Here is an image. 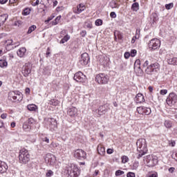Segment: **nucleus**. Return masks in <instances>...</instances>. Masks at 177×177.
I'll use <instances>...</instances> for the list:
<instances>
[{
	"label": "nucleus",
	"mask_w": 177,
	"mask_h": 177,
	"mask_svg": "<svg viewBox=\"0 0 177 177\" xmlns=\"http://www.w3.org/2000/svg\"><path fill=\"white\" fill-rule=\"evenodd\" d=\"M67 113L70 117H77L78 115V109L75 107L69 108Z\"/></svg>",
	"instance_id": "obj_18"
},
{
	"label": "nucleus",
	"mask_w": 177,
	"mask_h": 177,
	"mask_svg": "<svg viewBox=\"0 0 177 177\" xmlns=\"http://www.w3.org/2000/svg\"><path fill=\"white\" fill-rule=\"evenodd\" d=\"M50 146L54 149H57V150H62V145H59L57 142H52Z\"/></svg>",
	"instance_id": "obj_32"
},
{
	"label": "nucleus",
	"mask_w": 177,
	"mask_h": 177,
	"mask_svg": "<svg viewBox=\"0 0 177 177\" xmlns=\"http://www.w3.org/2000/svg\"><path fill=\"white\" fill-rule=\"evenodd\" d=\"M49 104H51L52 106H57V104H59V101L57 100H51L49 101Z\"/></svg>",
	"instance_id": "obj_41"
},
{
	"label": "nucleus",
	"mask_w": 177,
	"mask_h": 177,
	"mask_svg": "<svg viewBox=\"0 0 177 177\" xmlns=\"http://www.w3.org/2000/svg\"><path fill=\"white\" fill-rule=\"evenodd\" d=\"M97 151L100 156H104V154H106V149H104V147H103V145H99L97 146Z\"/></svg>",
	"instance_id": "obj_21"
},
{
	"label": "nucleus",
	"mask_w": 177,
	"mask_h": 177,
	"mask_svg": "<svg viewBox=\"0 0 177 177\" xmlns=\"http://www.w3.org/2000/svg\"><path fill=\"white\" fill-rule=\"evenodd\" d=\"M127 177H135L136 175H135V173L130 171V172L127 173Z\"/></svg>",
	"instance_id": "obj_54"
},
{
	"label": "nucleus",
	"mask_w": 177,
	"mask_h": 177,
	"mask_svg": "<svg viewBox=\"0 0 177 177\" xmlns=\"http://www.w3.org/2000/svg\"><path fill=\"white\" fill-rule=\"evenodd\" d=\"M110 17H112V19H115L117 17V15L114 12H111L110 13Z\"/></svg>",
	"instance_id": "obj_56"
},
{
	"label": "nucleus",
	"mask_w": 177,
	"mask_h": 177,
	"mask_svg": "<svg viewBox=\"0 0 177 177\" xmlns=\"http://www.w3.org/2000/svg\"><path fill=\"white\" fill-rule=\"evenodd\" d=\"M70 39V36L68 35H66L64 38H62L59 42V44H65V42H67Z\"/></svg>",
	"instance_id": "obj_35"
},
{
	"label": "nucleus",
	"mask_w": 177,
	"mask_h": 177,
	"mask_svg": "<svg viewBox=\"0 0 177 177\" xmlns=\"http://www.w3.org/2000/svg\"><path fill=\"white\" fill-rule=\"evenodd\" d=\"M160 95H167L168 93V90L167 89H162L160 91Z\"/></svg>",
	"instance_id": "obj_52"
},
{
	"label": "nucleus",
	"mask_w": 177,
	"mask_h": 177,
	"mask_svg": "<svg viewBox=\"0 0 177 177\" xmlns=\"http://www.w3.org/2000/svg\"><path fill=\"white\" fill-rule=\"evenodd\" d=\"M46 55V57H48V56H49V55H50V48L49 47L47 48Z\"/></svg>",
	"instance_id": "obj_60"
},
{
	"label": "nucleus",
	"mask_w": 177,
	"mask_h": 177,
	"mask_svg": "<svg viewBox=\"0 0 177 177\" xmlns=\"http://www.w3.org/2000/svg\"><path fill=\"white\" fill-rule=\"evenodd\" d=\"M45 161H46L47 162H50V165H53V164L56 162V157L55 156V155L48 153L45 158Z\"/></svg>",
	"instance_id": "obj_15"
},
{
	"label": "nucleus",
	"mask_w": 177,
	"mask_h": 177,
	"mask_svg": "<svg viewBox=\"0 0 177 177\" xmlns=\"http://www.w3.org/2000/svg\"><path fill=\"white\" fill-rule=\"evenodd\" d=\"M165 8L166 9H167V10H169V9H172V8H174V3H171L169 4H166Z\"/></svg>",
	"instance_id": "obj_48"
},
{
	"label": "nucleus",
	"mask_w": 177,
	"mask_h": 177,
	"mask_svg": "<svg viewBox=\"0 0 177 177\" xmlns=\"http://www.w3.org/2000/svg\"><path fill=\"white\" fill-rule=\"evenodd\" d=\"M114 35H115V40L117 41V37L118 38V39H120V41L123 38V36H122V33H121L120 32L118 31V32H115L114 33Z\"/></svg>",
	"instance_id": "obj_29"
},
{
	"label": "nucleus",
	"mask_w": 177,
	"mask_h": 177,
	"mask_svg": "<svg viewBox=\"0 0 177 177\" xmlns=\"http://www.w3.org/2000/svg\"><path fill=\"white\" fill-rule=\"evenodd\" d=\"M175 171V167H170L169 169V172H171V174H172V172H174Z\"/></svg>",
	"instance_id": "obj_62"
},
{
	"label": "nucleus",
	"mask_w": 177,
	"mask_h": 177,
	"mask_svg": "<svg viewBox=\"0 0 177 177\" xmlns=\"http://www.w3.org/2000/svg\"><path fill=\"white\" fill-rule=\"evenodd\" d=\"M47 125H48L50 129H55L57 127V122L55 118H48L47 120Z\"/></svg>",
	"instance_id": "obj_16"
},
{
	"label": "nucleus",
	"mask_w": 177,
	"mask_h": 177,
	"mask_svg": "<svg viewBox=\"0 0 177 177\" xmlns=\"http://www.w3.org/2000/svg\"><path fill=\"white\" fill-rule=\"evenodd\" d=\"M138 156L137 158H140L147 153V143L146 139L140 138L136 142Z\"/></svg>",
	"instance_id": "obj_1"
},
{
	"label": "nucleus",
	"mask_w": 177,
	"mask_h": 177,
	"mask_svg": "<svg viewBox=\"0 0 177 177\" xmlns=\"http://www.w3.org/2000/svg\"><path fill=\"white\" fill-rule=\"evenodd\" d=\"M23 129L26 131V132H28V131H30V124H28L27 122H25L23 124Z\"/></svg>",
	"instance_id": "obj_38"
},
{
	"label": "nucleus",
	"mask_w": 177,
	"mask_h": 177,
	"mask_svg": "<svg viewBox=\"0 0 177 177\" xmlns=\"http://www.w3.org/2000/svg\"><path fill=\"white\" fill-rule=\"evenodd\" d=\"M42 141L46 142V143H49V138L45 137L44 138H42Z\"/></svg>",
	"instance_id": "obj_61"
},
{
	"label": "nucleus",
	"mask_w": 177,
	"mask_h": 177,
	"mask_svg": "<svg viewBox=\"0 0 177 177\" xmlns=\"http://www.w3.org/2000/svg\"><path fill=\"white\" fill-rule=\"evenodd\" d=\"M8 171V165L5 162H0V174H4Z\"/></svg>",
	"instance_id": "obj_20"
},
{
	"label": "nucleus",
	"mask_w": 177,
	"mask_h": 177,
	"mask_svg": "<svg viewBox=\"0 0 177 177\" xmlns=\"http://www.w3.org/2000/svg\"><path fill=\"white\" fill-rule=\"evenodd\" d=\"M35 30H37V26L32 25L29 27L27 34H31V32H32V31H35Z\"/></svg>",
	"instance_id": "obj_37"
},
{
	"label": "nucleus",
	"mask_w": 177,
	"mask_h": 177,
	"mask_svg": "<svg viewBox=\"0 0 177 177\" xmlns=\"http://www.w3.org/2000/svg\"><path fill=\"white\" fill-rule=\"evenodd\" d=\"M129 161V158H128V156H122V164H127V162Z\"/></svg>",
	"instance_id": "obj_43"
},
{
	"label": "nucleus",
	"mask_w": 177,
	"mask_h": 177,
	"mask_svg": "<svg viewBox=\"0 0 177 177\" xmlns=\"http://www.w3.org/2000/svg\"><path fill=\"white\" fill-rule=\"evenodd\" d=\"M137 103H143L145 102V96L142 93H138L136 96Z\"/></svg>",
	"instance_id": "obj_22"
},
{
	"label": "nucleus",
	"mask_w": 177,
	"mask_h": 177,
	"mask_svg": "<svg viewBox=\"0 0 177 177\" xmlns=\"http://www.w3.org/2000/svg\"><path fill=\"white\" fill-rule=\"evenodd\" d=\"M150 114H151V109L144 106L143 115H150Z\"/></svg>",
	"instance_id": "obj_31"
},
{
	"label": "nucleus",
	"mask_w": 177,
	"mask_h": 177,
	"mask_svg": "<svg viewBox=\"0 0 177 177\" xmlns=\"http://www.w3.org/2000/svg\"><path fill=\"white\" fill-rule=\"evenodd\" d=\"M109 80L110 77H109V75L104 73H100L95 77L96 82L101 85H106V84H109Z\"/></svg>",
	"instance_id": "obj_6"
},
{
	"label": "nucleus",
	"mask_w": 177,
	"mask_h": 177,
	"mask_svg": "<svg viewBox=\"0 0 177 177\" xmlns=\"http://www.w3.org/2000/svg\"><path fill=\"white\" fill-rule=\"evenodd\" d=\"M9 0H0V4L1 5H5V3H8V1ZM10 3H13V2H12V0H10Z\"/></svg>",
	"instance_id": "obj_50"
},
{
	"label": "nucleus",
	"mask_w": 177,
	"mask_h": 177,
	"mask_svg": "<svg viewBox=\"0 0 177 177\" xmlns=\"http://www.w3.org/2000/svg\"><path fill=\"white\" fill-rule=\"evenodd\" d=\"M7 117H8V113H3L1 115V118H2V120L6 119Z\"/></svg>",
	"instance_id": "obj_57"
},
{
	"label": "nucleus",
	"mask_w": 177,
	"mask_h": 177,
	"mask_svg": "<svg viewBox=\"0 0 177 177\" xmlns=\"http://www.w3.org/2000/svg\"><path fill=\"white\" fill-rule=\"evenodd\" d=\"M26 48H21L18 50V51L17 52L18 56L19 57H23L25 55H26Z\"/></svg>",
	"instance_id": "obj_23"
},
{
	"label": "nucleus",
	"mask_w": 177,
	"mask_h": 177,
	"mask_svg": "<svg viewBox=\"0 0 177 177\" xmlns=\"http://www.w3.org/2000/svg\"><path fill=\"white\" fill-rule=\"evenodd\" d=\"M140 35V30H136V36L133 37V38L131 39V44L136 42V39H139Z\"/></svg>",
	"instance_id": "obj_24"
},
{
	"label": "nucleus",
	"mask_w": 177,
	"mask_h": 177,
	"mask_svg": "<svg viewBox=\"0 0 177 177\" xmlns=\"http://www.w3.org/2000/svg\"><path fill=\"white\" fill-rule=\"evenodd\" d=\"M138 167H139V162H135L133 165V169H138Z\"/></svg>",
	"instance_id": "obj_53"
},
{
	"label": "nucleus",
	"mask_w": 177,
	"mask_h": 177,
	"mask_svg": "<svg viewBox=\"0 0 177 177\" xmlns=\"http://www.w3.org/2000/svg\"><path fill=\"white\" fill-rule=\"evenodd\" d=\"M143 67H147L145 73L149 75L157 74L160 71V64L157 62L149 65V62L147 60L144 62Z\"/></svg>",
	"instance_id": "obj_2"
},
{
	"label": "nucleus",
	"mask_w": 177,
	"mask_h": 177,
	"mask_svg": "<svg viewBox=\"0 0 177 177\" xmlns=\"http://www.w3.org/2000/svg\"><path fill=\"white\" fill-rule=\"evenodd\" d=\"M8 99L12 102H21L23 100V93L19 91H10L8 93Z\"/></svg>",
	"instance_id": "obj_4"
},
{
	"label": "nucleus",
	"mask_w": 177,
	"mask_h": 177,
	"mask_svg": "<svg viewBox=\"0 0 177 177\" xmlns=\"http://www.w3.org/2000/svg\"><path fill=\"white\" fill-rule=\"evenodd\" d=\"M134 70H140V61L139 59L136 60L134 63Z\"/></svg>",
	"instance_id": "obj_33"
},
{
	"label": "nucleus",
	"mask_w": 177,
	"mask_h": 177,
	"mask_svg": "<svg viewBox=\"0 0 177 177\" xmlns=\"http://www.w3.org/2000/svg\"><path fill=\"white\" fill-rule=\"evenodd\" d=\"M166 59L167 60L168 64L177 66V57H174V54L172 53L167 54Z\"/></svg>",
	"instance_id": "obj_12"
},
{
	"label": "nucleus",
	"mask_w": 177,
	"mask_h": 177,
	"mask_svg": "<svg viewBox=\"0 0 177 177\" xmlns=\"http://www.w3.org/2000/svg\"><path fill=\"white\" fill-rule=\"evenodd\" d=\"M73 79L77 82H85L86 81V76L82 72H77L75 74Z\"/></svg>",
	"instance_id": "obj_11"
},
{
	"label": "nucleus",
	"mask_w": 177,
	"mask_h": 177,
	"mask_svg": "<svg viewBox=\"0 0 177 177\" xmlns=\"http://www.w3.org/2000/svg\"><path fill=\"white\" fill-rule=\"evenodd\" d=\"M85 10V6H84L83 4H80L79 6H77V11L75 12V13H77L78 15L80 13H82V12H84Z\"/></svg>",
	"instance_id": "obj_25"
},
{
	"label": "nucleus",
	"mask_w": 177,
	"mask_h": 177,
	"mask_svg": "<svg viewBox=\"0 0 177 177\" xmlns=\"http://www.w3.org/2000/svg\"><path fill=\"white\" fill-rule=\"evenodd\" d=\"M177 102V95L171 93L169 95L166 100V102L169 106H172V104H175Z\"/></svg>",
	"instance_id": "obj_10"
},
{
	"label": "nucleus",
	"mask_w": 177,
	"mask_h": 177,
	"mask_svg": "<svg viewBox=\"0 0 177 177\" xmlns=\"http://www.w3.org/2000/svg\"><path fill=\"white\" fill-rule=\"evenodd\" d=\"M0 67L1 68H3V67H8V62H6L4 59H1L0 60Z\"/></svg>",
	"instance_id": "obj_36"
},
{
	"label": "nucleus",
	"mask_w": 177,
	"mask_h": 177,
	"mask_svg": "<svg viewBox=\"0 0 177 177\" xmlns=\"http://www.w3.org/2000/svg\"><path fill=\"white\" fill-rule=\"evenodd\" d=\"M30 12H31V10H30V8H25L22 12V15L24 16H28V15H30Z\"/></svg>",
	"instance_id": "obj_39"
},
{
	"label": "nucleus",
	"mask_w": 177,
	"mask_h": 177,
	"mask_svg": "<svg viewBox=\"0 0 177 177\" xmlns=\"http://www.w3.org/2000/svg\"><path fill=\"white\" fill-rule=\"evenodd\" d=\"M8 20V15L3 14L0 15V22L3 24V25L5 24V21Z\"/></svg>",
	"instance_id": "obj_27"
},
{
	"label": "nucleus",
	"mask_w": 177,
	"mask_h": 177,
	"mask_svg": "<svg viewBox=\"0 0 177 177\" xmlns=\"http://www.w3.org/2000/svg\"><path fill=\"white\" fill-rule=\"evenodd\" d=\"M144 161H146L147 167H155L158 163V160L157 157L152 156H147V158L144 159Z\"/></svg>",
	"instance_id": "obj_7"
},
{
	"label": "nucleus",
	"mask_w": 177,
	"mask_h": 177,
	"mask_svg": "<svg viewBox=\"0 0 177 177\" xmlns=\"http://www.w3.org/2000/svg\"><path fill=\"white\" fill-rule=\"evenodd\" d=\"M27 109L30 111H35V110H37V109H38V107L37 106V105H35L34 104H28L27 106Z\"/></svg>",
	"instance_id": "obj_26"
},
{
	"label": "nucleus",
	"mask_w": 177,
	"mask_h": 177,
	"mask_svg": "<svg viewBox=\"0 0 177 177\" xmlns=\"http://www.w3.org/2000/svg\"><path fill=\"white\" fill-rule=\"evenodd\" d=\"M130 56H131V53H124V58L125 59H129Z\"/></svg>",
	"instance_id": "obj_58"
},
{
	"label": "nucleus",
	"mask_w": 177,
	"mask_h": 177,
	"mask_svg": "<svg viewBox=\"0 0 177 177\" xmlns=\"http://www.w3.org/2000/svg\"><path fill=\"white\" fill-rule=\"evenodd\" d=\"M66 174L70 177H77L80 175V171L77 166L73 165L66 168Z\"/></svg>",
	"instance_id": "obj_5"
},
{
	"label": "nucleus",
	"mask_w": 177,
	"mask_h": 177,
	"mask_svg": "<svg viewBox=\"0 0 177 177\" xmlns=\"http://www.w3.org/2000/svg\"><path fill=\"white\" fill-rule=\"evenodd\" d=\"M110 6H111V8H112V9H114V8L118 9V8H120V4H117V3H115V1H112L110 3Z\"/></svg>",
	"instance_id": "obj_34"
},
{
	"label": "nucleus",
	"mask_w": 177,
	"mask_h": 177,
	"mask_svg": "<svg viewBox=\"0 0 177 177\" xmlns=\"http://www.w3.org/2000/svg\"><path fill=\"white\" fill-rule=\"evenodd\" d=\"M37 5H39V0H37L36 2L33 3V6H37Z\"/></svg>",
	"instance_id": "obj_63"
},
{
	"label": "nucleus",
	"mask_w": 177,
	"mask_h": 177,
	"mask_svg": "<svg viewBox=\"0 0 177 177\" xmlns=\"http://www.w3.org/2000/svg\"><path fill=\"white\" fill-rule=\"evenodd\" d=\"M124 171H121V170H117L115 171V176H121V175H124Z\"/></svg>",
	"instance_id": "obj_46"
},
{
	"label": "nucleus",
	"mask_w": 177,
	"mask_h": 177,
	"mask_svg": "<svg viewBox=\"0 0 177 177\" xmlns=\"http://www.w3.org/2000/svg\"><path fill=\"white\" fill-rule=\"evenodd\" d=\"M95 26H102L103 24V21L102 19H97L95 22Z\"/></svg>",
	"instance_id": "obj_45"
},
{
	"label": "nucleus",
	"mask_w": 177,
	"mask_h": 177,
	"mask_svg": "<svg viewBox=\"0 0 177 177\" xmlns=\"http://www.w3.org/2000/svg\"><path fill=\"white\" fill-rule=\"evenodd\" d=\"M61 19H62V16L57 17L55 21H53V26H56L57 24H58Z\"/></svg>",
	"instance_id": "obj_40"
},
{
	"label": "nucleus",
	"mask_w": 177,
	"mask_h": 177,
	"mask_svg": "<svg viewBox=\"0 0 177 177\" xmlns=\"http://www.w3.org/2000/svg\"><path fill=\"white\" fill-rule=\"evenodd\" d=\"M96 113L98 114V115H103V114H106V113H107V109L106 108V106L102 105L99 106L97 110H96Z\"/></svg>",
	"instance_id": "obj_19"
},
{
	"label": "nucleus",
	"mask_w": 177,
	"mask_h": 177,
	"mask_svg": "<svg viewBox=\"0 0 177 177\" xmlns=\"http://www.w3.org/2000/svg\"><path fill=\"white\" fill-rule=\"evenodd\" d=\"M89 60H90L89 55L86 53H84L81 55V58L80 59L79 63H80L82 66H86V64L89 63Z\"/></svg>",
	"instance_id": "obj_13"
},
{
	"label": "nucleus",
	"mask_w": 177,
	"mask_h": 177,
	"mask_svg": "<svg viewBox=\"0 0 177 177\" xmlns=\"http://www.w3.org/2000/svg\"><path fill=\"white\" fill-rule=\"evenodd\" d=\"M53 19H55V15H52L50 17H49L44 21V23H46V24H48V23H49V21H50V20H53Z\"/></svg>",
	"instance_id": "obj_47"
},
{
	"label": "nucleus",
	"mask_w": 177,
	"mask_h": 177,
	"mask_svg": "<svg viewBox=\"0 0 177 177\" xmlns=\"http://www.w3.org/2000/svg\"><path fill=\"white\" fill-rule=\"evenodd\" d=\"M148 46L151 50H156V49H158L161 46V41L156 38L152 39L149 41Z\"/></svg>",
	"instance_id": "obj_8"
},
{
	"label": "nucleus",
	"mask_w": 177,
	"mask_h": 177,
	"mask_svg": "<svg viewBox=\"0 0 177 177\" xmlns=\"http://www.w3.org/2000/svg\"><path fill=\"white\" fill-rule=\"evenodd\" d=\"M53 175V171L52 170H48V172L46 173V176L47 177H50Z\"/></svg>",
	"instance_id": "obj_55"
},
{
	"label": "nucleus",
	"mask_w": 177,
	"mask_h": 177,
	"mask_svg": "<svg viewBox=\"0 0 177 177\" xmlns=\"http://www.w3.org/2000/svg\"><path fill=\"white\" fill-rule=\"evenodd\" d=\"M25 92L26 93L30 94V88H26Z\"/></svg>",
	"instance_id": "obj_64"
},
{
	"label": "nucleus",
	"mask_w": 177,
	"mask_h": 177,
	"mask_svg": "<svg viewBox=\"0 0 177 177\" xmlns=\"http://www.w3.org/2000/svg\"><path fill=\"white\" fill-rule=\"evenodd\" d=\"M113 151H114L112 149H108L106 151L107 154H113Z\"/></svg>",
	"instance_id": "obj_59"
},
{
	"label": "nucleus",
	"mask_w": 177,
	"mask_h": 177,
	"mask_svg": "<svg viewBox=\"0 0 177 177\" xmlns=\"http://www.w3.org/2000/svg\"><path fill=\"white\" fill-rule=\"evenodd\" d=\"M144 109L145 106L137 107V113H138V114H142L143 115Z\"/></svg>",
	"instance_id": "obj_42"
},
{
	"label": "nucleus",
	"mask_w": 177,
	"mask_h": 177,
	"mask_svg": "<svg viewBox=\"0 0 177 177\" xmlns=\"http://www.w3.org/2000/svg\"><path fill=\"white\" fill-rule=\"evenodd\" d=\"M19 160L21 164H27L30 161V153L27 149L23 148L19 151Z\"/></svg>",
	"instance_id": "obj_3"
},
{
	"label": "nucleus",
	"mask_w": 177,
	"mask_h": 177,
	"mask_svg": "<svg viewBox=\"0 0 177 177\" xmlns=\"http://www.w3.org/2000/svg\"><path fill=\"white\" fill-rule=\"evenodd\" d=\"M4 44L6 46V49L8 50H10V49H15V48H16V43H13L12 39L6 40Z\"/></svg>",
	"instance_id": "obj_14"
},
{
	"label": "nucleus",
	"mask_w": 177,
	"mask_h": 177,
	"mask_svg": "<svg viewBox=\"0 0 177 177\" xmlns=\"http://www.w3.org/2000/svg\"><path fill=\"white\" fill-rule=\"evenodd\" d=\"M158 174L156 172H149L146 175V177H157Z\"/></svg>",
	"instance_id": "obj_44"
},
{
	"label": "nucleus",
	"mask_w": 177,
	"mask_h": 177,
	"mask_svg": "<svg viewBox=\"0 0 177 177\" xmlns=\"http://www.w3.org/2000/svg\"><path fill=\"white\" fill-rule=\"evenodd\" d=\"M165 128L171 129L172 128V122L171 120H165L164 122Z\"/></svg>",
	"instance_id": "obj_30"
},
{
	"label": "nucleus",
	"mask_w": 177,
	"mask_h": 177,
	"mask_svg": "<svg viewBox=\"0 0 177 177\" xmlns=\"http://www.w3.org/2000/svg\"><path fill=\"white\" fill-rule=\"evenodd\" d=\"M131 10L138 12L139 10V3H133L131 6Z\"/></svg>",
	"instance_id": "obj_28"
},
{
	"label": "nucleus",
	"mask_w": 177,
	"mask_h": 177,
	"mask_svg": "<svg viewBox=\"0 0 177 177\" xmlns=\"http://www.w3.org/2000/svg\"><path fill=\"white\" fill-rule=\"evenodd\" d=\"M74 157L77 160H85L86 158V152L82 149H77L74 152Z\"/></svg>",
	"instance_id": "obj_9"
},
{
	"label": "nucleus",
	"mask_w": 177,
	"mask_h": 177,
	"mask_svg": "<svg viewBox=\"0 0 177 177\" xmlns=\"http://www.w3.org/2000/svg\"><path fill=\"white\" fill-rule=\"evenodd\" d=\"M31 73V68L30 67V65L26 64L22 67V74L25 77H28V75Z\"/></svg>",
	"instance_id": "obj_17"
},
{
	"label": "nucleus",
	"mask_w": 177,
	"mask_h": 177,
	"mask_svg": "<svg viewBox=\"0 0 177 177\" xmlns=\"http://www.w3.org/2000/svg\"><path fill=\"white\" fill-rule=\"evenodd\" d=\"M136 53H138L136 50H131L130 55H131V57H135L136 56Z\"/></svg>",
	"instance_id": "obj_49"
},
{
	"label": "nucleus",
	"mask_w": 177,
	"mask_h": 177,
	"mask_svg": "<svg viewBox=\"0 0 177 177\" xmlns=\"http://www.w3.org/2000/svg\"><path fill=\"white\" fill-rule=\"evenodd\" d=\"M26 122H28L29 125H31V124H34L35 120L32 118H30L26 121Z\"/></svg>",
	"instance_id": "obj_51"
}]
</instances>
